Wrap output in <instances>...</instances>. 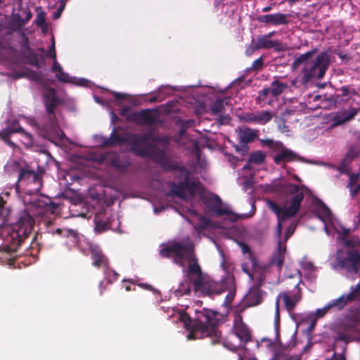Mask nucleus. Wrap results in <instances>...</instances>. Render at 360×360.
Wrapping results in <instances>:
<instances>
[{
	"label": "nucleus",
	"mask_w": 360,
	"mask_h": 360,
	"mask_svg": "<svg viewBox=\"0 0 360 360\" xmlns=\"http://www.w3.org/2000/svg\"><path fill=\"white\" fill-rule=\"evenodd\" d=\"M12 133H19L21 138V141L26 147L33 146L34 141L32 136L24 131L17 122H13L6 129L0 131V137L4 140L9 146H13L14 143L8 140V137Z\"/></svg>",
	"instance_id": "4468645a"
},
{
	"label": "nucleus",
	"mask_w": 360,
	"mask_h": 360,
	"mask_svg": "<svg viewBox=\"0 0 360 360\" xmlns=\"http://www.w3.org/2000/svg\"><path fill=\"white\" fill-rule=\"evenodd\" d=\"M338 360H345V359L343 356H340Z\"/></svg>",
	"instance_id": "680f3d73"
},
{
	"label": "nucleus",
	"mask_w": 360,
	"mask_h": 360,
	"mask_svg": "<svg viewBox=\"0 0 360 360\" xmlns=\"http://www.w3.org/2000/svg\"><path fill=\"white\" fill-rule=\"evenodd\" d=\"M41 186V179L34 172L25 169L20 173L15 191L19 195L25 193L21 198L25 208L21 213L27 212L32 219L33 216L42 217L46 212H53L56 208L49 198L37 193Z\"/></svg>",
	"instance_id": "7ed1b4c3"
},
{
	"label": "nucleus",
	"mask_w": 360,
	"mask_h": 360,
	"mask_svg": "<svg viewBox=\"0 0 360 360\" xmlns=\"http://www.w3.org/2000/svg\"><path fill=\"white\" fill-rule=\"evenodd\" d=\"M62 12H60V11H58V9L53 14V17L55 19H57L58 18L60 15H61Z\"/></svg>",
	"instance_id": "3c124183"
},
{
	"label": "nucleus",
	"mask_w": 360,
	"mask_h": 360,
	"mask_svg": "<svg viewBox=\"0 0 360 360\" xmlns=\"http://www.w3.org/2000/svg\"><path fill=\"white\" fill-rule=\"evenodd\" d=\"M274 34V32H271V33L268 34L267 35L269 36V39H270L271 37L273 36Z\"/></svg>",
	"instance_id": "69168bd1"
},
{
	"label": "nucleus",
	"mask_w": 360,
	"mask_h": 360,
	"mask_svg": "<svg viewBox=\"0 0 360 360\" xmlns=\"http://www.w3.org/2000/svg\"><path fill=\"white\" fill-rule=\"evenodd\" d=\"M255 49H256L255 46L252 48H251V47L248 48L246 51L247 54H248V55L252 54L253 53V51H255Z\"/></svg>",
	"instance_id": "864d4df0"
},
{
	"label": "nucleus",
	"mask_w": 360,
	"mask_h": 360,
	"mask_svg": "<svg viewBox=\"0 0 360 360\" xmlns=\"http://www.w3.org/2000/svg\"><path fill=\"white\" fill-rule=\"evenodd\" d=\"M296 224L291 222L286 228L285 235L283 237V242L280 238L278 242L277 251L274 254L272 258V262L276 264L278 267H281L283 264L285 253L286 250L285 242L293 234Z\"/></svg>",
	"instance_id": "f3484780"
},
{
	"label": "nucleus",
	"mask_w": 360,
	"mask_h": 360,
	"mask_svg": "<svg viewBox=\"0 0 360 360\" xmlns=\"http://www.w3.org/2000/svg\"><path fill=\"white\" fill-rule=\"evenodd\" d=\"M133 117L134 120L143 123L150 124L154 121L153 113L148 110L134 113Z\"/></svg>",
	"instance_id": "473e14b6"
},
{
	"label": "nucleus",
	"mask_w": 360,
	"mask_h": 360,
	"mask_svg": "<svg viewBox=\"0 0 360 360\" xmlns=\"http://www.w3.org/2000/svg\"><path fill=\"white\" fill-rule=\"evenodd\" d=\"M359 110L356 108L343 109L334 113L332 117V127L343 124L353 120L358 113Z\"/></svg>",
	"instance_id": "6ab92c4d"
},
{
	"label": "nucleus",
	"mask_w": 360,
	"mask_h": 360,
	"mask_svg": "<svg viewBox=\"0 0 360 360\" xmlns=\"http://www.w3.org/2000/svg\"><path fill=\"white\" fill-rule=\"evenodd\" d=\"M314 51H309L298 57L292 63L294 70L301 69L303 74L304 83L308 82L311 78H322L329 65V56L326 53L320 54L312 60Z\"/></svg>",
	"instance_id": "0eeeda50"
},
{
	"label": "nucleus",
	"mask_w": 360,
	"mask_h": 360,
	"mask_svg": "<svg viewBox=\"0 0 360 360\" xmlns=\"http://www.w3.org/2000/svg\"><path fill=\"white\" fill-rule=\"evenodd\" d=\"M348 186L352 196L360 193V174H351Z\"/></svg>",
	"instance_id": "7c9ffc66"
},
{
	"label": "nucleus",
	"mask_w": 360,
	"mask_h": 360,
	"mask_svg": "<svg viewBox=\"0 0 360 360\" xmlns=\"http://www.w3.org/2000/svg\"><path fill=\"white\" fill-rule=\"evenodd\" d=\"M163 209H164V207H162V208L159 210L156 207H154L153 210H154V212H155V213H158V212H159L160 210H163Z\"/></svg>",
	"instance_id": "4d7b16f0"
},
{
	"label": "nucleus",
	"mask_w": 360,
	"mask_h": 360,
	"mask_svg": "<svg viewBox=\"0 0 360 360\" xmlns=\"http://www.w3.org/2000/svg\"><path fill=\"white\" fill-rule=\"evenodd\" d=\"M257 347L259 352L264 355L271 356L269 360H283L276 352V345L274 342L268 338H262L257 341ZM238 360H257L255 356L246 357L241 354H238Z\"/></svg>",
	"instance_id": "2eb2a0df"
},
{
	"label": "nucleus",
	"mask_w": 360,
	"mask_h": 360,
	"mask_svg": "<svg viewBox=\"0 0 360 360\" xmlns=\"http://www.w3.org/2000/svg\"><path fill=\"white\" fill-rule=\"evenodd\" d=\"M264 160V154L261 151H257L256 153H252L247 162V164L243 167V171L249 170V169H255V166L261 165Z\"/></svg>",
	"instance_id": "a878e982"
},
{
	"label": "nucleus",
	"mask_w": 360,
	"mask_h": 360,
	"mask_svg": "<svg viewBox=\"0 0 360 360\" xmlns=\"http://www.w3.org/2000/svg\"><path fill=\"white\" fill-rule=\"evenodd\" d=\"M262 60L261 58H258L254 61L252 66L255 68H259L262 66Z\"/></svg>",
	"instance_id": "49530a36"
},
{
	"label": "nucleus",
	"mask_w": 360,
	"mask_h": 360,
	"mask_svg": "<svg viewBox=\"0 0 360 360\" xmlns=\"http://www.w3.org/2000/svg\"><path fill=\"white\" fill-rule=\"evenodd\" d=\"M113 165H114L115 166H116V167H117V166H118V165H117V162H113Z\"/></svg>",
	"instance_id": "338daca9"
},
{
	"label": "nucleus",
	"mask_w": 360,
	"mask_h": 360,
	"mask_svg": "<svg viewBox=\"0 0 360 360\" xmlns=\"http://www.w3.org/2000/svg\"><path fill=\"white\" fill-rule=\"evenodd\" d=\"M113 141H114V142H117V143H122V142L124 141V140H122V139H116V138H115V137H114V138H113Z\"/></svg>",
	"instance_id": "6e6d98bb"
},
{
	"label": "nucleus",
	"mask_w": 360,
	"mask_h": 360,
	"mask_svg": "<svg viewBox=\"0 0 360 360\" xmlns=\"http://www.w3.org/2000/svg\"><path fill=\"white\" fill-rule=\"evenodd\" d=\"M313 210L318 218L324 224L327 235L332 234L333 231L343 238L349 234V229L343 227L336 220L330 209L323 202L319 200L314 201Z\"/></svg>",
	"instance_id": "9d476101"
},
{
	"label": "nucleus",
	"mask_w": 360,
	"mask_h": 360,
	"mask_svg": "<svg viewBox=\"0 0 360 360\" xmlns=\"http://www.w3.org/2000/svg\"><path fill=\"white\" fill-rule=\"evenodd\" d=\"M224 109V104L221 100H217L212 105L211 108V110L213 114H218L222 111Z\"/></svg>",
	"instance_id": "f704fd0d"
},
{
	"label": "nucleus",
	"mask_w": 360,
	"mask_h": 360,
	"mask_svg": "<svg viewBox=\"0 0 360 360\" xmlns=\"http://www.w3.org/2000/svg\"><path fill=\"white\" fill-rule=\"evenodd\" d=\"M233 330L234 335H231L224 342V345L230 350L234 351L250 340L251 333L248 326L243 322L242 317L239 314L235 316Z\"/></svg>",
	"instance_id": "9b49d317"
},
{
	"label": "nucleus",
	"mask_w": 360,
	"mask_h": 360,
	"mask_svg": "<svg viewBox=\"0 0 360 360\" xmlns=\"http://www.w3.org/2000/svg\"><path fill=\"white\" fill-rule=\"evenodd\" d=\"M240 248L244 255H245L247 256V258L250 260L251 266L252 267V269H254V270H255L256 261L254 258L252 257L251 254L250 252L249 247L245 244H240Z\"/></svg>",
	"instance_id": "72a5a7b5"
},
{
	"label": "nucleus",
	"mask_w": 360,
	"mask_h": 360,
	"mask_svg": "<svg viewBox=\"0 0 360 360\" xmlns=\"http://www.w3.org/2000/svg\"><path fill=\"white\" fill-rule=\"evenodd\" d=\"M112 120L115 117V115L113 112H111Z\"/></svg>",
	"instance_id": "0e129e2a"
},
{
	"label": "nucleus",
	"mask_w": 360,
	"mask_h": 360,
	"mask_svg": "<svg viewBox=\"0 0 360 360\" xmlns=\"http://www.w3.org/2000/svg\"><path fill=\"white\" fill-rule=\"evenodd\" d=\"M303 269L308 270L310 272L314 270L313 264L310 262H304L302 263Z\"/></svg>",
	"instance_id": "79ce46f5"
},
{
	"label": "nucleus",
	"mask_w": 360,
	"mask_h": 360,
	"mask_svg": "<svg viewBox=\"0 0 360 360\" xmlns=\"http://www.w3.org/2000/svg\"><path fill=\"white\" fill-rule=\"evenodd\" d=\"M255 295L257 297V300L252 303V304L256 305V304H259V297H258V292H257V290H253L250 291L247 295V300H250L251 297L255 296Z\"/></svg>",
	"instance_id": "ea45409f"
},
{
	"label": "nucleus",
	"mask_w": 360,
	"mask_h": 360,
	"mask_svg": "<svg viewBox=\"0 0 360 360\" xmlns=\"http://www.w3.org/2000/svg\"><path fill=\"white\" fill-rule=\"evenodd\" d=\"M278 127L281 132H285L288 131V127L285 124L279 125Z\"/></svg>",
	"instance_id": "8fccbe9b"
},
{
	"label": "nucleus",
	"mask_w": 360,
	"mask_h": 360,
	"mask_svg": "<svg viewBox=\"0 0 360 360\" xmlns=\"http://www.w3.org/2000/svg\"><path fill=\"white\" fill-rule=\"evenodd\" d=\"M112 273H113L114 276L116 277L117 276V274L115 273V272H112Z\"/></svg>",
	"instance_id": "774afa93"
},
{
	"label": "nucleus",
	"mask_w": 360,
	"mask_h": 360,
	"mask_svg": "<svg viewBox=\"0 0 360 360\" xmlns=\"http://www.w3.org/2000/svg\"><path fill=\"white\" fill-rule=\"evenodd\" d=\"M34 220L27 212L20 213L18 221L13 226H0V248L7 250L8 244L18 245L32 230Z\"/></svg>",
	"instance_id": "423d86ee"
},
{
	"label": "nucleus",
	"mask_w": 360,
	"mask_h": 360,
	"mask_svg": "<svg viewBox=\"0 0 360 360\" xmlns=\"http://www.w3.org/2000/svg\"><path fill=\"white\" fill-rule=\"evenodd\" d=\"M191 146L195 149V155H196V158H197V160H198V164L199 165V167L200 168H204L205 167V162L204 160H201V158H200V154L198 153V149H197V146H196V143L195 142H191Z\"/></svg>",
	"instance_id": "e433bc0d"
},
{
	"label": "nucleus",
	"mask_w": 360,
	"mask_h": 360,
	"mask_svg": "<svg viewBox=\"0 0 360 360\" xmlns=\"http://www.w3.org/2000/svg\"><path fill=\"white\" fill-rule=\"evenodd\" d=\"M111 94L115 98V103L116 105H120L123 100L128 98V96L125 94H120L114 91H112Z\"/></svg>",
	"instance_id": "c9c22d12"
},
{
	"label": "nucleus",
	"mask_w": 360,
	"mask_h": 360,
	"mask_svg": "<svg viewBox=\"0 0 360 360\" xmlns=\"http://www.w3.org/2000/svg\"><path fill=\"white\" fill-rule=\"evenodd\" d=\"M259 21L274 25H283L287 22L286 15L283 13H274L261 15L259 17Z\"/></svg>",
	"instance_id": "5701e85b"
},
{
	"label": "nucleus",
	"mask_w": 360,
	"mask_h": 360,
	"mask_svg": "<svg viewBox=\"0 0 360 360\" xmlns=\"http://www.w3.org/2000/svg\"><path fill=\"white\" fill-rule=\"evenodd\" d=\"M179 179L181 182L178 185L171 184V194L176 195L181 199L187 200L196 193L200 194L202 187L200 184L195 180L191 172L186 169L181 168L179 171Z\"/></svg>",
	"instance_id": "6e6552de"
},
{
	"label": "nucleus",
	"mask_w": 360,
	"mask_h": 360,
	"mask_svg": "<svg viewBox=\"0 0 360 360\" xmlns=\"http://www.w3.org/2000/svg\"><path fill=\"white\" fill-rule=\"evenodd\" d=\"M243 269L244 271V272H245L246 274H248L249 275V276L252 278H253V275H252V274L250 273V271L247 268V264H243Z\"/></svg>",
	"instance_id": "de8ad7c7"
},
{
	"label": "nucleus",
	"mask_w": 360,
	"mask_h": 360,
	"mask_svg": "<svg viewBox=\"0 0 360 360\" xmlns=\"http://www.w3.org/2000/svg\"><path fill=\"white\" fill-rule=\"evenodd\" d=\"M275 146L276 153L274 157V160L277 165H279L282 162L293 160L295 158V153L292 150L285 148L281 143H276Z\"/></svg>",
	"instance_id": "aec40b11"
},
{
	"label": "nucleus",
	"mask_w": 360,
	"mask_h": 360,
	"mask_svg": "<svg viewBox=\"0 0 360 360\" xmlns=\"http://www.w3.org/2000/svg\"><path fill=\"white\" fill-rule=\"evenodd\" d=\"M193 250V247L190 243L181 244L172 242L165 245L160 251L161 256L173 257L174 262L183 268L188 264L186 278L179 284L178 288L174 290V294L176 296H181L188 293L191 283L195 293L198 295L212 296L221 293L217 289V284L202 274Z\"/></svg>",
	"instance_id": "f257e3e1"
},
{
	"label": "nucleus",
	"mask_w": 360,
	"mask_h": 360,
	"mask_svg": "<svg viewBox=\"0 0 360 360\" xmlns=\"http://www.w3.org/2000/svg\"><path fill=\"white\" fill-rule=\"evenodd\" d=\"M49 56L53 59L52 71L55 73L56 77L61 82L70 83L77 86H86L89 81L84 78L70 77L68 73L63 70V68L56 60L55 50V41L52 37V43L49 50Z\"/></svg>",
	"instance_id": "ddd939ff"
},
{
	"label": "nucleus",
	"mask_w": 360,
	"mask_h": 360,
	"mask_svg": "<svg viewBox=\"0 0 360 360\" xmlns=\"http://www.w3.org/2000/svg\"><path fill=\"white\" fill-rule=\"evenodd\" d=\"M287 87L288 85L276 79L272 82L271 87L264 90V92L265 94H271L273 96H278L282 94Z\"/></svg>",
	"instance_id": "cd10ccee"
},
{
	"label": "nucleus",
	"mask_w": 360,
	"mask_h": 360,
	"mask_svg": "<svg viewBox=\"0 0 360 360\" xmlns=\"http://www.w3.org/2000/svg\"><path fill=\"white\" fill-rule=\"evenodd\" d=\"M238 136L242 143H248L253 141L256 136V131L250 129H240L238 132Z\"/></svg>",
	"instance_id": "2f4dec72"
},
{
	"label": "nucleus",
	"mask_w": 360,
	"mask_h": 360,
	"mask_svg": "<svg viewBox=\"0 0 360 360\" xmlns=\"http://www.w3.org/2000/svg\"><path fill=\"white\" fill-rule=\"evenodd\" d=\"M44 103L45 104L46 110L50 115V123L46 126L44 129L39 131V134L51 140L58 139L61 140L64 136V134L60 131L53 120L52 114L53 112V108L60 103V99L56 96L55 90L53 89H47L44 93Z\"/></svg>",
	"instance_id": "1a4fd4ad"
},
{
	"label": "nucleus",
	"mask_w": 360,
	"mask_h": 360,
	"mask_svg": "<svg viewBox=\"0 0 360 360\" xmlns=\"http://www.w3.org/2000/svg\"><path fill=\"white\" fill-rule=\"evenodd\" d=\"M125 290L126 291L130 290V287L129 285L126 286Z\"/></svg>",
	"instance_id": "e2e57ef3"
},
{
	"label": "nucleus",
	"mask_w": 360,
	"mask_h": 360,
	"mask_svg": "<svg viewBox=\"0 0 360 360\" xmlns=\"http://www.w3.org/2000/svg\"><path fill=\"white\" fill-rule=\"evenodd\" d=\"M330 309L328 304L321 309H318L315 312V316L317 318L323 317Z\"/></svg>",
	"instance_id": "4c0bfd02"
},
{
	"label": "nucleus",
	"mask_w": 360,
	"mask_h": 360,
	"mask_svg": "<svg viewBox=\"0 0 360 360\" xmlns=\"http://www.w3.org/2000/svg\"><path fill=\"white\" fill-rule=\"evenodd\" d=\"M139 285L142 288L148 289V290H152V287L150 285L145 284V283H140V284H139Z\"/></svg>",
	"instance_id": "603ef678"
},
{
	"label": "nucleus",
	"mask_w": 360,
	"mask_h": 360,
	"mask_svg": "<svg viewBox=\"0 0 360 360\" xmlns=\"http://www.w3.org/2000/svg\"><path fill=\"white\" fill-rule=\"evenodd\" d=\"M13 189L11 186L7 187L0 194V217L6 218L9 215L10 210L4 207L6 199L9 197L10 191Z\"/></svg>",
	"instance_id": "bb28decb"
},
{
	"label": "nucleus",
	"mask_w": 360,
	"mask_h": 360,
	"mask_svg": "<svg viewBox=\"0 0 360 360\" xmlns=\"http://www.w3.org/2000/svg\"><path fill=\"white\" fill-rule=\"evenodd\" d=\"M273 48L276 51L282 49L281 45L276 41L269 39V36L264 35L259 37L255 43V49H271Z\"/></svg>",
	"instance_id": "b1692460"
},
{
	"label": "nucleus",
	"mask_w": 360,
	"mask_h": 360,
	"mask_svg": "<svg viewBox=\"0 0 360 360\" xmlns=\"http://www.w3.org/2000/svg\"><path fill=\"white\" fill-rule=\"evenodd\" d=\"M356 156V153L354 150H350L346 157H345V160L346 161H350L352 160L354 157Z\"/></svg>",
	"instance_id": "a18cd8bd"
},
{
	"label": "nucleus",
	"mask_w": 360,
	"mask_h": 360,
	"mask_svg": "<svg viewBox=\"0 0 360 360\" xmlns=\"http://www.w3.org/2000/svg\"><path fill=\"white\" fill-rule=\"evenodd\" d=\"M298 283L296 285V287H297ZM277 299L283 300V302L285 303V307L288 311H292L296 304L301 300V294H300V290L297 288V292L294 295H291L290 293L283 292L277 297Z\"/></svg>",
	"instance_id": "412c9836"
},
{
	"label": "nucleus",
	"mask_w": 360,
	"mask_h": 360,
	"mask_svg": "<svg viewBox=\"0 0 360 360\" xmlns=\"http://www.w3.org/2000/svg\"><path fill=\"white\" fill-rule=\"evenodd\" d=\"M128 141L131 142V150L140 155H150L152 150L150 146V140L147 136H130Z\"/></svg>",
	"instance_id": "a211bd4d"
},
{
	"label": "nucleus",
	"mask_w": 360,
	"mask_h": 360,
	"mask_svg": "<svg viewBox=\"0 0 360 360\" xmlns=\"http://www.w3.org/2000/svg\"><path fill=\"white\" fill-rule=\"evenodd\" d=\"M342 251H338L336 255L338 264L336 266L345 268L349 274H354L360 278V254L354 252H347V257L343 258ZM360 297V281L356 286L351 288L350 292L330 302V309H342L348 302Z\"/></svg>",
	"instance_id": "39448f33"
},
{
	"label": "nucleus",
	"mask_w": 360,
	"mask_h": 360,
	"mask_svg": "<svg viewBox=\"0 0 360 360\" xmlns=\"http://www.w3.org/2000/svg\"><path fill=\"white\" fill-rule=\"evenodd\" d=\"M106 229V225L105 224H102L100 222H98L96 224L95 226V231L96 232H102Z\"/></svg>",
	"instance_id": "37998d69"
},
{
	"label": "nucleus",
	"mask_w": 360,
	"mask_h": 360,
	"mask_svg": "<svg viewBox=\"0 0 360 360\" xmlns=\"http://www.w3.org/2000/svg\"><path fill=\"white\" fill-rule=\"evenodd\" d=\"M65 7V1L64 0H61L60 1V6L58 7V11H60V12H63V11L64 10Z\"/></svg>",
	"instance_id": "09e8293b"
},
{
	"label": "nucleus",
	"mask_w": 360,
	"mask_h": 360,
	"mask_svg": "<svg viewBox=\"0 0 360 360\" xmlns=\"http://www.w3.org/2000/svg\"><path fill=\"white\" fill-rule=\"evenodd\" d=\"M226 283L229 285L228 293L226 295V298H225V301H224V304L226 307H228L235 297L236 288H235L233 278L232 276L227 277Z\"/></svg>",
	"instance_id": "c756f323"
},
{
	"label": "nucleus",
	"mask_w": 360,
	"mask_h": 360,
	"mask_svg": "<svg viewBox=\"0 0 360 360\" xmlns=\"http://www.w3.org/2000/svg\"><path fill=\"white\" fill-rule=\"evenodd\" d=\"M273 115L270 111L257 112L248 114L247 120L259 124H265L272 119Z\"/></svg>",
	"instance_id": "4be33fe9"
},
{
	"label": "nucleus",
	"mask_w": 360,
	"mask_h": 360,
	"mask_svg": "<svg viewBox=\"0 0 360 360\" xmlns=\"http://www.w3.org/2000/svg\"><path fill=\"white\" fill-rule=\"evenodd\" d=\"M94 99L98 103H101V99L98 96H95Z\"/></svg>",
	"instance_id": "13d9d810"
},
{
	"label": "nucleus",
	"mask_w": 360,
	"mask_h": 360,
	"mask_svg": "<svg viewBox=\"0 0 360 360\" xmlns=\"http://www.w3.org/2000/svg\"><path fill=\"white\" fill-rule=\"evenodd\" d=\"M190 216L187 219L191 224H194V229L200 232L205 229H214V228H226L223 224H217L211 219L205 217L200 216L194 210H190Z\"/></svg>",
	"instance_id": "dca6fc26"
},
{
	"label": "nucleus",
	"mask_w": 360,
	"mask_h": 360,
	"mask_svg": "<svg viewBox=\"0 0 360 360\" xmlns=\"http://www.w3.org/2000/svg\"><path fill=\"white\" fill-rule=\"evenodd\" d=\"M70 237H72V238L76 239V235L74 232L70 233Z\"/></svg>",
	"instance_id": "bf43d9fd"
},
{
	"label": "nucleus",
	"mask_w": 360,
	"mask_h": 360,
	"mask_svg": "<svg viewBox=\"0 0 360 360\" xmlns=\"http://www.w3.org/2000/svg\"><path fill=\"white\" fill-rule=\"evenodd\" d=\"M126 112H127V109H123L122 112H121V115H126Z\"/></svg>",
	"instance_id": "052dcab7"
},
{
	"label": "nucleus",
	"mask_w": 360,
	"mask_h": 360,
	"mask_svg": "<svg viewBox=\"0 0 360 360\" xmlns=\"http://www.w3.org/2000/svg\"><path fill=\"white\" fill-rule=\"evenodd\" d=\"M278 304H279V299H276V311L274 315V321L275 325L277 326L279 323V309H278Z\"/></svg>",
	"instance_id": "a19ab883"
},
{
	"label": "nucleus",
	"mask_w": 360,
	"mask_h": 360,
	"mask_svg": "<svg viewBox=\"0 0 360 360\" xmlns=\"http://www.w3.org/2000/svg\"><path fill=\"white\" fill-rule=\"evenodd\" d=\"M22 165V162L11 160L5 165V172L9 175H13L15 173L18 174L19 176L20 173L25 169L23 168Z\"/></svg>",
	"instance_id": "c85d7f7f"
},
{
	"label": "nucleus",
	"mask_w": 360,
	"mask_h": 360,
	"mask_svg": "<svg viewBox=\"0 0 360 360\" xmlns=\"http://www.w3.org/2000/svg\"><path fill=\"white\" fill-rule=\"evenodd\" d=\"M45 22V13L44 12H39L37 14V18H36V23L39 25L42 26Z\"/></svg>",
	"instance_id": "58836bf2"
},
{
	"label": "nucleus",
	"mask_w": 360,
	"mask_h": 360,
	"mask_svg": "<svg viewBox=\"0 0 360 360\" xmlns=\"http://www.w3.org/2000/svg\"><path fill=\"white\" fill-rule=\"evenodd\" d=\"M203 200L206 208L212 215L231 222L238 219L237 214L233 213L228 206L223 205L217 195L211 193L204 194Z\"/></svg>",
	"instance_id": "f8f14e48"
},
{
	"label": "nucleus",
	"mask_w": 360,
	"mask_h": 360,
	"mask_svg": "<svg viewBox=\"0 0 360 360\" xmlns=\"http://www.w3.org/2000/svg\"><path fill=\"white\" fill-rule=\"evenodd\" d=\"M270 10H271V7L270 6H266V7H264L262 8V11L263 12H267V11H269Z\"/></svg>",
	"instance_id": "5fc2aeb1"
},
{
	"label": "nucleus",
	"mask_w": 360,
	"mask_h": 360,
	"mask_svg": "<svg viewBox=\"0 0 360 360\" xmlns=\"http://www.w3.org/2000/svg\"><path fill=\"white\" fill-rule=\"evenodd\" d=\"M89 250L92 253V258L94 260V265L96 266H99L102 264L106 265L107 259L103 255L102 252L100 250L99 247L96 244H94L89 242L86 243Z\"/></svg>",
	"instance_id": "393cba45"
},
{
	"label": "nucleus",
	"mask_w": 360,
	"mask_h": 360,
	"mask_svg": "<svg viewBox=\"0 0 360 360\" xmlns=\"http://www.w3.org/2000/svg\"><path fill=\"white\" fill-rule=\"evenodd\" d=\"M20 122H25L27 124H29L30 126H32V127H33L34 128H37L36 122H35V121L33 119L22 117L20 120Z\"/></svg>",
	"instance_id": "c03bdc74"
},
{
	"label": "nucleus",
	"mask_w": 360,
	"mask_h": 360,
	"mask_svg": "<svg viewBox=\"0 0 360 360\" xmlns=\"http://www.w3.org/2000/svg\"><path fill=\"white\" fill-rule=\"evenodd\" d=\"M175 316L181 321L184 327L189 330L187 334L188 340H195L202 338L204 337H214L219 338L220 335L216 329L218 319L216 318V314L207 309H203L198 313L195 321H191L187 313L179 311Z\"/></svg>",
	"instance_id": "20e7f679"
},
{
	"label": "nucleus",
	"mask_w": 360,
	"mask_h": 360,
	"mask_svg": "<svg viewBox=\"0 0 360 360\" xmlns=\"http://www.w3.org/2000/svg\"><path fill=\"white\" fill-rule=\"evenodd\" d=\"M300 182L301 180L297 175L290 174L287 171L286 174L282 175L279 181H274L271 185L272 191L291 195L281 205L272 201L267 202L269 207L278 218L276 233L278 237H281L285 221L295 217L300 211L304 194L308 192L307 188Z\"/></svg>",
	"instance_id": "f03ea898"
}]
</instances>
